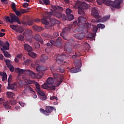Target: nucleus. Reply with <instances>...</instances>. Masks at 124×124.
<instances>
[{
    "instance_id": "1",
    "label": "nucleus",
    "mask_w": 124,
    "mask_h": 124,
    "mask_svg": "<svg viewBox=\"0 0 124 124\" xmlns=\"http://www.w3.org/2000/svg\"><path fill=\"white\" fill-rule=\"evenodd\" d=\"M97 3L99 5H101L103 3L108 6H111L110 8L113 10V8L119 9L121 7V4L123 3V0H115L114 2L110 0H96Z\"/></svg>"
},
{
    "instance_id": "2",
    "label": "nucleus",
    "mask_w": 124,
    "mask_h": 124,
    "mask_svg": "<svg viewBox=\"0 0 124 124\" xmlns=\"http://www.w3.org/2000/svg\"><path fill=\"white\" fill-rule=\"evenodd\" d=\"M75 8L78 9V13L81 16L85 15V11L83 9H87L90 7V5L88 4L86 2H81L78 0L76 2V4L74 6Z\"/></svg>"
},
{
    "instance_id": "3",
    "label": "nucleus",
    "mask_w": 124,
    "mask_h": 124,
    "mask_svg": "<svg viewBox=\"0 0 124 124\" xmlns=\"http://www.w3.org/2000/svg\"><path fill=\"white\" fill-rule=\"evenodd\" d=\"M53 77L55 79H57V84L55 86L51 85L48 86V89L50 91H55L56 90V87H58L62 82V80H63V76L60 75L59 74L54 73L53 74Z\"/></svg>"
},
{
    "instance_id": "4",
    "label": "nucleus",
    "mask_w": 124,
    "mask_h": 124,
    "mask_svg": "<svg viewBox=\"0 0 124 124\" xmlns=\"http://www.w3.org/2000/svg\"><path fill=\"white\" fill-rule=\"evenodd\" d=\"M10 18L11 24H13L14 22H16L17 24H19V25L22 24L21 21H20V18H19V17L16 16L15 15V14L12 13L10 15Z\"/></svg>"
},
{
    "instance_id": "5",
    "label": "nucleus",
    "mask_w": 124,
    "mask_h": 124,
    "mask_svg": "<svg viewBox=\"0 0 124 124\" xmlns=\"http://www.w3.org/2000/svg\"><path fill=\"white\" fill-rule=\"evenodd\" d=\"M92 16H93L95 18L96 20H98V19H100L101 17L99 16V13H98V10L96 7H93L92 9Z\"/></svg>"
},
{
    "instance_id": "6",
    "label": "nucleus",
    "mask_w": 124,
    "mask_h": 124,
    "mask_svg": "<svg viewBox=\"0 0 124 124\" xmlns=\"http://www.w3.org/2000/svg\"><path fill=\"white\" fill-rule=\"evenodd\" d=\"M78 24H79L81 26H85L87 19L83 16H79L78 19Z\"/></svg>"
},
{
    "instance_id": "7",
    "label": "nucleus",
    "mask_w": 124,
    "mask_h": 124,
    "mask_svg": "<svg viewBox=\"0 0 124 124\" xmlns=\"http://www.w3.org/2000/svg\"><path fill=\"white\" fill-rule=\"evenodd\" d=\"M50 43L51 44V45H53V46H56V47H60L62 46V42H60V41L56 40V41L50 40L49 41Z\"/></svg>"
},
{
    "instance_id": "8",
    "label": "nucleus",
    "mask_w": 124,
    "mask_h": 124,
    "mask_svg": "<svg viewBox=\"0 0 124 124\" xmlns=\"http://www.w3.org/2000/svg\"><path fill=\"white\" fill-rule=\"evenodd\" d=\"M7 90H12L14 91V92H16L17 91V86L15 84H10V83H8V87H7Z\"/></svg>"
},
{
    "instance_id": "9",
    "label": "nucleus",
    "mask_w": 124,
    "mask_h": 124,
    "mask_svg": "<svg viewBox=\"0 0 124 124\" xmlns=\"http://www.w3.org/2000/svg\"><path fill=\"white\" fill-rule=\"evenodd\" d=\"M33 38L35 39V40H36V41H38V42L41 43V44H43V40L41 38V36H40L39 34H35L34 36L33 37Z\"/></svg>"
},
{
    "instance_id": "10",
    "label": "nucleus",
    "mask_w": 124,
    "mask_h": 124,
    "mask_svg": "<svg viewBox=\"0 0 124 124\" xmlns=\"http://www.w3.org/2000/svg\"><path fill=\"white\" fill-rule=\"evenodd\" d=\"M74 64L75 68H77L78 70L82 67V62L80 60L75 61L74 62Z\"/></svg>"
},
{
    "instance_id": "11",
    "label": "nucleus",
    "mask_w": 124,
    "mask_h": 124,
    "mask_svg": "<svg viewBox=\"0 0 124 124\" xmlns=\"http://www.w3.org/2000/svg\"><path fill=\"white\" fill-rule=\"evenodd\" d=\"M33 20L32 19H30L28 21H24L21 22V24L22 25H24V26H32L33 25Z\"/></svg>"
},
{
    "instance_id": "12",
    "label": "nucleus",
    "mask_w": 124,
    "mask_h": 124,
    "mask_svg": "<svg viewBox=\"0 0 124 124\" xmlns=\"http://www.w3.org/2000/svg\"><path fill=\"white\" fill-rule=\"evenodd\" d=\"M32 67L36 68V70L37 72H40L42 71V67L38 64H31Z\"/></svg>"
},
{
    "instance_id": "13",
    "label": "nucleus",
    "mask_w": 124,
    "mask_h": 124,
    "mask_svg": "<svg viewBox=\"0 0 124 124\" xmlns=\"http://www.w3.org/2000/svg\"><path fill=\"white\" fill-rule=\"evenodd\" d=\"M65 54L64 55H62L61 56V58L62 59H58L56 60V62L58 63V64H61V63H63V62L64 63H65V61H64L63 62V59H65V58H66V57H67V55H66Z\"/></svg>"
},
{
    "instance_id": "14",
    "label": "nucleus",
    "mask_w": 124,
    "mask_h": 124,
    "mask_svg": "<svg viewBox=\"0 0 124 124\" xmlns=\"http://www.w3.org/2000/svg\"><path fill=\"white\" fill-rule=\"evenodd\" d=\"M32 29L33 31H37V32H39L44 30V28L43 27H39L37 25H33L32 26Z\"/></svg>"
},
{
    "instance_id": "15",
    "label": "nucleus",
    "mask_w": 124,
    "mask_h": 124,
    "mask_svg": "<svg viewBox=\"0 0 124 124\" xmlns=\"http://www.w3.org/2000/svg\"><path fill=\"white\" fill-rule=\"evenodd\" d=\"M41 22L44 25H45V27L46 29H49V21H47V19L45 18H43L41 19Z\"/></svg>"
},
{
    "instance_id": "16",
    "label": "nucleus",
    "mask_w": 124,
    "mask_h": 124,
    "mask_svg": "<svg viewBox=\"0 0 124 124\" xmlns=\"http://www.w3.org/2000/svg\"><path fill=\"white\" fill-rule=\"evenodd\" d=\"M109 19H110V16H107L103 18H101L100 19H98L96 20V22H97V23H100V22L104 23V22H106V21L109 20Z\"/></svg>"
},
{
    "instance_id": "17",
    "label": "nucleus",
    "mask_w": 124,
    "mask_h": 124,
    "mask_svg": "<svg viewBox=\"0 0 124 124\" xmlns=\"http://www.w3.org/2000/svg\"><path fill=\"white\" fill-rule=\"evenodd\" d=\"M53 16L56 17V18H59V19L62 18V14L60 12H57L56 11H53Z\"/></svg>"
},
{
    "instance_id": "18",
    "label": "nucleus",
    "mask_w": 124,
    "mask_h": 124,
    "mask_svg": "<svg viewBox=\"0 0 124 124\" xmlns=\"http://www.w3.org/2000/svg\"><path fill=\"white\" fill-rule=\"evenodd\" d=\"M24 89H26L27 93H35V91H33V89L31 88V87L26 85L24 86Z\"/></svg>"
},
{
    "instance_id": "19",
    "label": "nucleus",
    "mask_w": 124,
    "mask_h": 124,
    "mask_svg": "<svg viewBox=\"0 0 124 124\" xmlns=\"http://www.w3.org/2000/svg\"><path fill=\"white\" fill-rule=\"evenodd\" d=\"M49 21H50V23L49 22L48 27H53V26H55V25L56 24V23L57 22V20L56 19V18H50Z\"/></svg>"
},
{
    "instance_id": "20",
    "label": "nucleus",
    "mask_w": 124,
    "mask_h": 124,
    "mask_svg": "<svg viewBox=\"0 0 124 124\" xmlns=\"http://www.w3.org/2000/svg\"><path fill=\"white\" fill-rule=\"evenodd\" d=\"M24 47L25 50H26V51H27V52H28V53H29V52L32 51V47H31V46L28 44H24Z\"/></svg>"
},
{
    "instance_id": "21",
    "label": "nucleus",
    "mask_w": 124,
    "mask_h": 124,
    "mask_svg": "<svg viewBox=\"0 0 124 124\" xmlns=\"http://www.w3.org/2000/svg\"><path fill=\"white\" fill-rule=\"evenodd\" d=\"M32 33V31L30 29H25V31L23 32L24 36H28L30 34Z\"/></svg>"
},
{
    "instance_id": "22",
    "label": "nucleus",
    "mask_w": 124,
    "mask_h": 124,
    "mask_svg": "<svg viewBox=\"0 0 124 124\" xmlns=\"http://www.w3.org/2000/svg\"><path fill=\"white\" fill-rule=\"evenodd\" d=\"M70 31V29L68 28H64L62 30V33H60V35L61 36H62V34L63 35H64V34H66V33H68V31Z\"/></svg>"
},
{
    "instance_id": "23",
    "label": "nucleus",
    "mask_w": 124,
    "mask_h": 124,
    "mask_svg": "<svg viewBox=\"0 0 124 124\" xmlns=\"http://www.w3.org/2000/svg\"><path fill=\"white\" fill-rule=\"evenodd\" d=\"M0 75L2 77V81L3 82L5 81L6 79H7V75H6V73H2L1 72H0Z\"/></svg>"
},
{
    "instance_id": "24",
    "label": "nucleus",
    "mask_w": 124,
    "mask_h": 124,
    "mask_svg": "<svg viewBox=\"0 0 124 124\" xmlns=\"http://www.w3.org/2000/svg\"><path fill=\"white\" fill-rule=\"evenodd\" d=\"M54 109L56 111V108H54L53 107L48 106L46 108V110L48 113H52Z\"/></svg>"
},
{
    "instance_id": "25",
    "label": "nucleus",
    "mask_w": 124,
    "mask_h": 124,
    "mask_svg": "<svg viewBox=\"0 0 124 124\" xmlns=\"http://www.w3.org/2000/svg\"><path fill=\"white\" fill-rule=\"evenodd\" d=\"M15 71L16 73H21V74H24L26 72V70L21 69L20 68H16Z\"/></svg>"
},
{
    "instance_id": "26",
    "label": "nucleus",
    "mask_w": 124,
    "mask_h": 124,
    "mask_svg": "<svg viewBox=\"0 0 124 124\" xmlns=\"http://www.w3.org/2000/svg\"><path fill=\"white\" fill-rule=\"evenodd\" d=\"M48 59V56L46 55H42L40 59V62H45L47 61Z\"/></svg>"
},
{
    "instance_id": "27",
    "label": "nucleus",
    "mask_w": 124,
    "mask_h": 124,
    "mask_svg": "<svg viewBox=\"0 0 124 124\" xmlns=\"http://www.w3.org/2000/svg\"><path fill=\"white\" fill-rule=\"evenodd\" d=\"M6 94L8 98H13L14 96L15 95V94L10 92H6Z\"/></svg>"
},
{
    "instance_id": "28",
    "label": "nucleus",
    "mask_w": 124,
    "mask_h": 124,
    "mask_svg": "<svg viewBox=\"0 0 124 124\" xmlns=\"http://www.w3.org/2000/svg\"><path fill=\"white\" fill-rule=\"evenodd\" d=\"M28 55L30 56V57H31V58H32L33 59H34V58H36L37 56L36 53L32 52L31 51L28 52Z\"/></svg>"
},
{
    "instance_id": "29",
    "label": "nucleus",
    "mask_w": 124,
    "mask_h": 124,
    "mask_svg": "<svg viewBox=\"0 0 124 124\" xmlns=\"http://www.w3.org/2000/svg\"><path fill=\"white\" fill-rule=\"evenodd\" d=\"M46 83L48 85H52V84L54 83V79L52 78H48L47 79Z\"/></svg>"
},
{
    "instance_id": "30",
    "label": "nucleus",
    "mask_w": 124,
    "mask_h": 124,
    "mask_svg": "<svg viewBox=\"0 0 124 124\" xmlns=\"http://www.w3.org/2000/svg\"><path fill=\"white\" fill-rule=\"evenodd\" d=\"M16 32H19V33H22V32H23L24 31V28L20 26L16 30Z\"/></svg>"
},
{
    "instance_id": "31",
    "label": "nucleus",
    "mask_w": 124,
    "mask_h": 124,
    "mask_svg": "<svg viewBox=\"0 0 124 124\" xmlns=\"http://www.w3.org/2000/svg\"><path fill=\"white\" fill-rule=\"evenodd\" d=\"M75 35L78 37V39H83V38L85 37V36L83 33L76 34Z\"/></svg>"
},
{
    "instance_id": "32",
    "label": "nucleus",
    "mask_w": 124,
    "mask_h": 124,
    "mask_svg": "<svg viewBox=\"0 0 124 124\" xmlns=\"http://www.w3.org/2000/svg\"><path fill=\"white\" fill-rule=\"evenodd\" d=\"M9 103L8 102H6L3 103V106L5 108V109H11V107L9 106Z\"/></svg>"
},
{
    "instance_id": "33",
    "label": "nucleus",
    "mask_w": 124,
    "mask_h": 124,
    "mask_svg": "<svg viewBox=\"0 0 124 124\" xmlns=\"http://www.w3.org/2000/svg\"><path fill=\"white\" fill-rule=\"evenodd\" d=\"M79 71V70L77 68L74 67L70 69L71 73H77Z\"/></svg>"
},
{
    "instance_id": "34",
    "label": "nucleus",
    "mask_w": 124,
    "mask_h": 124,
    "mask_svg": "<svg viewBox=\"0 0 124 124\" xmlns=\"http://www.w3.org/2000/svg\"><path fill=\"white\" fill-rule=\"evenodd\" d=\"M2 52L4 54V57H5L6 58H10L11 55L10 54H9V53L5 50H2Z\"/></svg>"
},
{
    "instance_id": "35",
    "label": "nucleus",
    "mask_w": 124,
    "mask_h": 124,
    "mask_svg": "<svg viewBox=\"0 0 124 124\" xmlns=\"http://www.w3.org/2000/svg\"><path fill=\"white\" fill-rule=\"evenodd\" d=\"M37 75L38 76V78H39V79H41V78H42V76H43L44 75V73H43V72H42V71L41 72H37Z\"/></svg>"
},
{
    "instance_id": "36",
    "label": "nucleus",
    "mask_w": 124,
    "mask_h": 124,
    "mask_svg": "<svg viewBox=\"0 0 124 124\" xmlns=\"http://www.w3.org/2000/svg\"><path fill=\"white\" fill-rule=\"evenodd\" d=\"M88 38H93L94 37H95V34L94 33H90L88 35Z\"/></svg>"
},
{
    "instance_id": "37",
    "label": "nucleus",
    "mask_w": 124,
    "mask_h": 124,
    "mask_svg": "<svg viewBox=\"0 0 124 124\" xmlns=\"http://www.w3.org/2000/svg\"><path fill=\"white\" fill-rule=\"evenodd\" d=\"M10 27L11 28V29H12V30H14V31H16V30H17L16 28H18V25H10Z\"/></svg>"
},
{
    "instance_id": "38",
    "label": "nucleus",
    "mask_w": 124,
    "mask_h": 124,
    "mask_svg": "<svg viewBox=\"0 0 124 124\" xmlns=\"http://www.w3.org/2000/svg\"><path fill=\"white\" fill-rule=\"evenodd\" d=\"M42 88L45 90H47V89H49V85H48V83H44L42 85Z\"/></svg>"
},
{
    "instance_id": "39",
    "label": "nucleus",
    "mask_w": 124,
    "mask_h": 124,
    "mask_svg": "<svg viewBox=\"0 0 124 124\" xmlns=\"http://www.w3.org/2000/svg\"><path fill=\"white\" fill-rule=\"evenodd\" d=\"M37 92L38 94H40V95H41L42 96H44V95H45V94L44 92H43V91L41 90V89H39V91H37Z\"/></svg>"
},
{
    "instance_id": "40",
    "label": "nucleus",
    "mask_w": 124,
    "mask_h": 124,
    "mask_svg": "<svg viewBox=\"0 0 124 124\" xmlns=\"http://www.w3.org/2000/svg\"><path fill=\"white\" fill-rule=\"evenodd\" d=\"M67 17L68 18L69 20H73L74 19V16H73V15L72 14H70V15H67Z\"/></svg>"
},
{
    "instance_id": "41",
    "label": "nucleus",
    "mask_w": 124,
    "mask_h": 124,
    "mask_svg": "<svg viewBox=\"0 0 124 124\" xmlns=\"http://www.w3.org/2000/svg\"><path fill=\"white\" fill-rule=\"evenodd\" d=\"M97 28H99V29H104L105 28V25L100 23L97 24Z\"/></svg>"
},
{
    "instance_id": "42",
    "label": "nucleus",
    "mask_w": 124,
    "mask_h": 124,
    "mask_svg": "<svg viewBox=\"0 0 124 124\" xmlns=\"http://www.w3.org/2000/svg\"><path fill=\"white\" fill-rule=\"evenodd\" d=\"M9 68V70L11 72H14V70H15V68H14V66L13 65H11L9 67H8Z\"/></svg>"
},
{
    "instance_id": "43",
    "label": "nucleus",
    "mask_w": 124,
    "mask_h": 124,
    "mask_svg": "<svg viewBox=\"0 0 124 124\" xmlns=\"http://www.w3.org/2000/svg\"><path fill=\"white\" fill-rule=\"evenodd\" d=\"M35 85L36 87V91H39V90H40V86H39V83H38V82H35Z\"/></svg>"
},
{
    "instance_id": "44",
    "label": "nucleus",
    "mask_w": 124,
    "mask_h": 124,
    "mask_svg": "<svg viewBox=\"0 0 124 124\" xmlns=\"http://www.w3.org/2000/svg\"><path fill=\"white\" fill-rule=\"evenodd\" d=\"M6 64L7 67H9L10 65H12V64H10V60H5Z\"/></svg>"
},
{
    "instance_id": "45",
    "label": "nucleus",
    "mask_w": 124,
    "mask_h": 124,
    "mask_svg": "<svg viewBox=\"0 0 124 124\" xmlns=\"http://www.w3.org/2000/svg\"><path fill=\"white\" fill-rule=\"evenodd\" d=\"M29 74L32 78H35V74L34 73V72L30 71Z\"/></svg>"
},
{
    "instance_id": "46",
    "label": "nucleus",
    "mask_w": 124,
    "mask_h": 124,
    "mask_svg": "<svg viewBox=\"0 0 124 124\" xmlns=\"http://www.w3.org/2000/svg\"><path fill=\"white\" fill-rule=\"evenodd\" d=\"M5 20L6 22L10 23V24H11V19H10V17L9 16H6Z\"/></svg>"
},
{
    "instance_id": "47",
    "label": "nucleus",
    "mask_w": 124,
    "mask_h": 124,
    "mask_svg": "<svg viewBox=\"0 0 124 124\" xmlns=\"http://www.w3.org/2000/svg\"><path fill=\"white\" fill-rule=\"evenodd\" d=\"M66 15H69L70 14H71V13H72V11H71V10H70V9H67L66 10Z\"/></svg>"
},
{
    "instance_id": "48",
    "label": "nucleus",
    "mask_w": 124,
    "mask_h": 124,
    "mask_svg": "<svg viewBox=\"0 0 124 124\" xmlns=\"http://www.w3.org/2000/svg\"><path fill=\"white\" fill-rule=\"evenodd\" d=\"M11 8L13 9V11H15V10H16V4L15 3H13L11 5Z\"/></svg>"
},
{
    "instance_id": "49",
    "label": "nucleus",
    "mask_w": 124,
    "mask_h": 124,
    "mask_svg": "<svg viewBox=\"0 0 124 124\" xmlns=\"http://www.w3.org/2000/svg\"><path fill=\"white\" fill-rule=\"evenodd\" d=\"M42 1L46 4V5H49V4H50L49 0H42Z\"/></svg>"
},
{
    "instance_id": "50",
    "label": "nucleus",
    "mask_w": 124,
    "mask_h": 124,
    "mask_svg": "<svg viewBox=\"0 0 124 124\" xmlns=\"http://www.w3.org/2000/svg\"><path fill=\"white\" fill-rule=\"evenodd\" d=\"M14 12H15V13H16V15L17 16H20V15H21V12L18 11V10L16 9V10L14 11Z\"/></svg>"
},
{
    "instance_id": "51",
    "label": "nucleus",
    "mask_w": 124,
    "mask_h": 124,
    "mask_svg": "<svg viewBox=\"0 0 124 124\" xmlns=\"http://www.w3.org/2000/svg\"><path fill=\"white\" fill-rule=\"evenodd\" d=\"M57 70H59V72L61 73H63V72H64V69L60 67L57 68Z\"/></svg>"
},
{
    "instance_id": "52",
    "label": "nucleus",
    "mask_w": 124,
    "mask_h": 124,
    "mask_svg": "<svg viewBox=\"0 0 124 124\" xmlns=\"http://www.w3.org/2000/svg\"><path fill=\"white\" fill-rule=\"evenodd\" d=\"M31 60L30 59H27L26 61H24V64H29V63H31Z\"/></svg>"
},
{
    "instance_id": "53",
    "label": "nucleus",
    "mask_w": 124,
    "mask_h": 124,
    "mask_svg": "<svg viewBox=\"0 0 124 124\" xmlns=\"http://www.w3.org/2000/svg\"><path fill=\"white\" fill-rule=\"evenodd\" d=\"M34 46H35V48H36L37 49L40 48V44H39V43H38V42L35 43Z\"/></svg>"
},
{
    "instance_id": "54",
    "label": "nucleus",
    "mask_w": 124,
    "mask_h": 124,
    "mask_svg": "<svg viewBox=\"0 0 124 124\" xmlns=\"http://www.w3.org/2000/svg\"><path fill=\"white\" fill-rule=\"evenodd\" d=\"M18 39L20 40L21 41H23L24 40V36L22 35H19L18 36Z\"/></svg>"
},
{
    "instance_id": "55",
    "label": "nucleus",
    "mask_w": 124,
    "mask_h": 124,
    "mask_svg": "<svg viewBox=\"0 0 124 124\" xmlns=\"http://www.w3.org/2000/svg\"><path fill=\"white\" fill-rule=\"evenodd\" d=\"M27 12H29L28 11H25L24 9H21L20 10V14L22 15V14H24V13H27Z\"/></svg>"
},
{
    "instance_id": "56",
    "label": "nucleus",
    "mask_w": 124,
    "mask_h": 124,
    "mask_svg": "<svg viewBox=\"0 0 124 124\" xmlns=\"http://www.w3.org/2000/svg\"><path fill=\"white\" fill-rule=\"evenodd\" d=\"M97 30H98V29L97 27H94L93 29V32H94V33H96V32H97Z\"/></svg>"
},
{
    "instance_id": "57",
    "label": "nucleus",
    "mask_w": 124,
    "mask_h": 124,
    "mask_svg": "<svg viewBox=\"0 0 124 124\" xmlns=\"http://www.w3.org/2000/svg\"><path fill=\"white\" fill-rule=\"evenodd\" d=\"M61 18L63 21H65V20H66V16L64 14L62 15Z\"/></svg>"
},
{
    "instance_id": "58",
    "label": "nucleus",
    "mask_w": 124,
    "mask_h": 124,
    "mask_svg": "<svg viewBox=\"0 0 124 124\" xmlns=\"http://www.w3.org/2000/svg\"><path fill=\"white\" fill-rule=\"evenodd\" d=\"M27 83H28V84H29L30 85H31V84H34V81H32L31 79H28L27 80Z\"/></svg>"
},
{
    "instance_id": "59",
    "label": "nucleus",
    "mask_w": 124,
    "mask_h": 124,
    "mask_svg": "<svg viewBox=\"0 0 124 124\" xmlns=\"http://www.w3.org/2000/svg\"><path fill=\"white\" fill-rule=\"evenodd\" d=\"M41 99H42V100L43 101L46 100V99H47V96H46V95L42 96V97H41Z\"/></svg>"
},
{
    "instance_id": "60",
    "label": "nucleus",
    "mask_w": 124,
    "mask_h": 124,
    "mask_svg": "<svg viewBox=\"0 0 124 124\" xmlns=\"http://www.w3.org/2000/svg\"><path fill=\"white\" fill-rule=\"evenodd\" d=\"M47 15L48 17H51V16H53V11L51 12H47Z\"/></svg>"
},
{
    "instance_id": "61",
    "label": "nucleus",
    "mask_w": 124,
    "mask_h": 124,
    "mask_svg": "<svg viewBox=\"0 0 124 124\" xmlns=\"http://www.w3.org/2000/svg\"><path fill=\"white\" fill-rule=\"evenodd\" d=\"M75 54H76L77 57H80V56L81 55V53L79 52H76Z\"/></svg>"
},
{
    "instance_id": "62",
    "label": "nucleus",
    "mask_w": 124,
    "mask_h": 124,
    "mask_svg": "<svg viewBox=\"0 0 124 124\" xmlns=\"http://www.w3.org/2000/svg\"><path fill=\"white\" fill-rule=\"evenodd\" d=\"M23 6L24 7V8H27V6H29V3L25 2L23 4Z\"/></svg>"
},
{
    "instance_id": "63",
    "label": "nucleus",
    "mask_w": 124,
    "mask_h": 124,
    "mask_svg": "<svg viewBox=\"0 0 124 124\" xmlns=\"http://www.w3.org/2000/svg\"><path fill=\"white\" fill-rule=\"evenodd\" d=\"M11 80H12V76L10 75L8 79V83H9L10 82H11Z\"/></svg>"
},
{
    "instance_id": "64",
    "label": "nucleus",
    "mask_w": 124,
    "mask_h": 124,
    "mask_svg": "<svg viewBox=\"0 0 124 124\" xmlns=\"http://www.w3.org/2000/svg\"><path fill=\"white\" fill-rule=\"evenodd\" d=\"M22 54H17L16 55V58H17V59H22Z\"/></svg>"
}]
</instances>
